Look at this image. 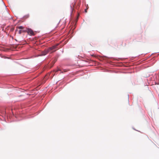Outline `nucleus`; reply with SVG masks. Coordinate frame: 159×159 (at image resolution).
I'll list each match as a JSON object with an SVG mask.
<instances>
[{"mask_svg":"<svg viewBox=\"0 0 159 159\" xmlns=\"http://www.w3.org/2000/svg\"><path fill=\"white\" fill-rule=\"evenodd\" d=\"M88 7H87V8L86 9H85V12L86 13H87V9H88Z\"/></svg>","mask_w":159,"mask_h":159,"instance_id":"obj_5","label":"nucleus"},{"mask_svg":"<svg viewBox=\"0 0 159 159\" xmlns=\"http://www.w3.org/2000/svg\"><path fill=\"white\" fill-rule=\"evenodd\" d=\"M18 29H24V27L23 26H20L18 27Z\"/></svg>","mask_w":159,"mask_h":159,"instance_id":"obj_3","label":"nucleus"},{"mask_svg":"<svg viewBox=\"0 0 159 159\" xmlns=\"http://www.w3.org/2000/svg\"><path fill=\"white\" fill-rule=\"evenodd\" d=\"M59 70H60V69H58V70H55V72H57V71H58Z\"/></svg>","mask_w":159,"mask_h":159,"instance_id":"obj_7","label":"nucleus"},{"mask_svg":"<svg viewBox=\"0 0 159 159\" xmlns=\"http://www.w3.org/2000/svg\"><path fill=\"white\" fill-rule=\"evenodd\" d=\"M27 32L30 35H34V32L33 31L30 29H28L27 30Z\"/></svg>","mask_w":159,"mask_h":159,"instance_id":"obj_2","label":"nucleus"},{"mask_svg":"<svg viewBox=\"0 0 159 159\" xmlns=\"http://www.w3.org/2000/svg\"><path fill=\"white\" fill-rule=\"evenodd\" d=\"M58 44L53 46L49 48L48 49L44 50L43 52H42L40 56H44L47 54L48 53L50 52L52 53V52L55 51L56 50L54 51L53 50L56 48Z\"/></svg>","mask_w":159,"mask_h":159,"instance_id":"obj_1","label":"nucleus"},{"mask_svg":"<svg viewBox=\"0 0 159 159\" xmlns=\"http://www.w3.org/2000/svg\"><path fill=\"white\" fill-rule=\"evenodd\" d=\"M29 16H30L28 14V15H26L24 17V18L25 19H26V18H29Z\"/></svg>","mask_w":159,"mask_h":159,"instance_id":"obj_4","label":"nucleus"},{"mask_svg":"<svg viewBox=\"0 0 159 159\" xmlns=\"http://www.w3.org/2000/svg\"><path fill=\"white\" fill-rule=\"evenodd\" d=\"M22 32V30H20L19 31V34H21V33Z\"/></svg>","mask_w":159,"mask_h":159,"instance_id":"obj_6","label":"nucleus"}]
</instances>
